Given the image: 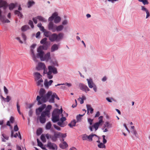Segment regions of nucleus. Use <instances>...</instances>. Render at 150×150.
<instances>
[{"label":"nucleus","instance_id":"nucleus-1","mask_svg":"<svg viewBox=\"0 0 150 150\" xmlns=\"http://www.w3.org/2000/svg\"><path fill=\"white\" fill-rule=\"evenodd\" d=\"M45 93L46 91L45 89L42 88L40 89L39 92L40 96H38L36 98L38 105H41L47 101L50 103H54V98L58 100H59V98L55 93H52L51 91L48 92L46 94Z\"/></svg>","mask_w":150,"mask_h":150},{"label":"nucleus","instance_id":"nucleus-2","mask_svg":"<svg viewBox=\"0 0 150 150\" xmlns=\"http://www.w3.org/2000/svg\"><path fill=\"white\" fill-rule=\"evenodd\" d=\"M62 110L55 109L54 110L52 115V121L53 122H56L59 120L60 117H62L60 119V121L57 122V124L61 127H64L66 125L64 124L63 122L66 120L65 117L63 116L62 114Z\"/></svg>","mask_w":150,"mask_h":150},{"label":"nucleus","instance_id":"nucleus-3","mask_svg":"<svg viewBox=\"0 0 150 150\" xmlns=\"http://www.w3.org/2000/svg\"><path fill=\"white\" fill-rule=\"evenodd\" d=\"M36 68L38 70L43 69V73L44 74H47V77L49 79H52L53 78L52 73L54 74H56L58 73L57 68L52 66H49L48 67V71H47L45 64L42 62L38 63Z\"/></svg>","mask_w":150,"mask_h":150},{"label":"nucleus","instance_id":"nucleus-4","mask_svg":"<svg viewBox=\"0 0 150 150\" xmlns=\"http://www.w3.org/2000/svg\"><path fill=\"white\" fill-rule=\"evenodd\" d=\"M63 34L59 33L58 35L56 33H53L50 35L49 39L51 42L58 41L62 38Z\"/></svg>","mask_w":150,"mask_h":150},{"label":"nucleus","instance_id":"nucleus-5","mask_svg":"<svg viewBox=\"0 0 150 150\" xmlns=\"http://www.w3.org/2000/svg\"><path fill=\"white\" fill-rule=\"evenodd\" d=\"M103 116H100L99 117V121L98 122L95 123L93 126H90L89 127V128L91 131H93V128H95V131H96L98 128L99 127L100 125H102V123L103 122Z\"/></svg>","mask_w":150,"mask_h":150},{"label":"nucleus","instance_id":"nucleus-6","mask_svg":"<svg viewBox=\"0 0 150 150\" xmlns=\"http://www.w3.org/2000/svg\"><path fill=\"white\" fill-rule=\"evenodd\" d=\"M38 52L37 54V56L40 58L41 60L43 56L44 52L42 50V47L41 46H39L37 50Z\"/></svg>","mask_w":150,"mask_h":150},{"label":"nucleus","instance_id":"nucleus-7","mask_svg":"<svg viewBox=\"0 0 150 150\" xmlns=\"http://www.w3.org/2000/svg\"><path fill=\"white\" fill-rule=\"evenodd\" d=\"M42 112L41 114V116H40L39 117V119L40 121V122L42 123H44L46 121V118L45 116H47V114L46 112Z\"/></svg>","mask_w":150,"mask_h":150},{"label":"nucleus","instance_id":"nucleus-8","mask_svg":"<svg viewBox=\"0 0 150 150\" xmlns=\"http://www.w3.org/2000/svg\"><path fill=\"white\" fill-rule=\"evenodd\" d=\"M47 146L50 149L54 150H57V146L56 144L50 142H48Z\"/></svg>","mask_w":150,"mask_h":150},{"label":"nucleus","instance_id":"nucleus-9","mask_svg":"<svg viewBox=\"0 0 150 150\" xmlns=\"http://www.w3.org/2000/svg\"><path fill=\"white\" fill-rule=\"evenodd\" d=\"M1 13V11L0 10V21L3 23H10V21L6 18L5 16L2 15Z\"/></svg>","mask_w":150,"mask_h":150},{"label":"nucleus","instance_id":"nucleus-10","mask_svg":"<svg viewBox=\"0 0 150 150\" xmlns=\"http://www.w3.org/2000/svg\"><path fill=\"white\" fill-rule=\"evenodd\" d=\"M56 25H54L52 22L49 23L48 27L50 30H51L52 32L56 31Z\"/></svg>","mask_w":150,"mask_h":150},{"label":"nucleus","instance_id":"nucleus-11","mask_svg":"<svg viewBox=\"0 0 150 150\" xmlns=\"http://www.w3.org/2000/svg\"><path fill=\"white\" fill-rule=\"evenodd\" d=\"M79 87L81 90L86 92V91H90V89L86 85L82 83H80L79 84Z\"/></svg>","mask_w":150,"mask_h":150},{"label":"nucleus","instance_id":"nucleus-12","mask_svg":"<svg viewBox=\"0 0 150 150\" xmlns=\"http://www.w3.org/2000/svg\"><path fill=\"white\" fill-rule=\"evenodd\" d=\"M46 107V105L45 104H42L41 106L39 107L36 110V113L37 115H39L40 113Z\"/></svg>","mask_w":150,"mask_h":150},{"label":"nucleus","instance_id":"nucleus-13","mask_svg":"<svg viewBox=\"0 0 150 150\" xmlns=\"http://www.w3.org/2000/svg\"><path fill=\"white\" fill-rule=\"evenodd\" d=\"M51 59L50 53V52H47L46 54H45L42 57L41 59L42 61H48L49 59Z\"/></svg>","mask_w":150,"mask_h":150},{"label":"nucleus","instance_id":"nucleus-14","mask_svg":"<svg viewBox=\"0 0 150 150\" xmlns=\"http://www.w3.org/2000/svg\"><path fill=\"white\" fill-rule=\"evenodd\" d=\"M53 82V81L52 80H50L48 81L47 79H45L44 81V84L46 87L48 88L49 86H50Z\"/></svg>","mask_w":150,"mask_h":150},{"label":"nucleus","instance_id":"nucleus-15","mask_svg":"<svg viewBox=\"0 0 150 150\" xmlns=\"http://www.w3.org/2000/svg\"><path fill=\"white\" fill-rule=\"evenodd\" d=\"M34 76L35 80L37 81L42 79L41 77L42 76L40 73L36 72L34 73Z\"/></svg>","mask_w":150,"mask_h":150},{"label":"nucleus","instance_id":"nucleus-16","mask_svg":"<svg viewBox=\"0 0 150 150\" xmlns=\"http://www.w3.org/2000/svg\"><path fill=\"white\" fill-rule=\"evenodd\" d=\"M87 80L88 81V83L89 87L90 88H93V86H95V85L93 83L92 80L91 79H87Z\"/></svg>","mask_w":150,"mask_h":150},{"label":"nucleus","instance_id":"nucleus-17","mask_svg":"<svg viewBox=\"0 0 150 150\" xmlns=\"http://www.w3.org/2000/svg\"><path fill=\"white\" fill-rule=\"evenodd\" d=\"M59 45L54 44L52 45L51 47V52H53L57 50L59 48Z\"/></svg>","mask_w":150,"mask_h":150},{"label":"nucleus","instance_id":"nucleus-18","mask_svg":"<svg viewBox=\"0 0 150 150\" xmlns=\"http://www.w3.org/2000/svg\"><path fill=\"white\" fill-rule=\"evenodd\" d=\"M17 5V3H11L8 6L9 9L11 11L13 10L14 8Z\"/></svg>","mask_w":150,"mask_h":150},{"label":"nucleus","instance_id":"nucleus-19","mask_svg":"<svg viewBox=\"0 0 150 150\" xmlns=\"http://www.w3.org/2000/svg\"><path fill=\"white\" fill-rule=\"evenodd\" d=\"M68 145L67 143L65 142H63L62 143L59 144V147L62 149H65L68 147Z\"/></svg>","mask_w":150,"mask_h":150},{"label":"nucleus","instance_id":"nucleus-20","mask_svg":"<svg viewBox=\"0 0 150 150\" xmlns=\"http://www.w3.org/2000/svg\"><path fill=\"white\" fill-rule=\"evenodd\" d=\"M14 122V118L13 117L11 116L10 117V120L8 121L6 123V125L10 127L11 126L10 123H13Z\"/></svg>","mask_w":150,"mask_h":150},{"label":"nucleus","instance_id":"nucleus-21","mask_svg":"<svg viewBox=\"0 0 150 150\" xmlns=\"http://www.w3.org/2000/svg\"><path fill=\"white\" fill-rule=\"evenodd\" d=\"M52 106L50 105H49L47 106V108H46L45 110L43 112H46L47 114V115L48 116L50 114V111L51 109L52 108Z\"/></svg>","mask_w":150,"mask_h":150},{"label":"nucleus","instance_id":"nucleus-22","mask_svg":"<svg viewBox=\"0 0 150 150\" xmlns=\"http://www.w3.org/2000/svg\"><path fill=\"white\" fill-rule=\"evenodd\" d=\"M7 5V3L6 1H3L2 0H0V8L4 7L5 8Z\"/></svg>","mask_w":150,"mask_h":150},{"label":"nucleus","instance_id":"nucleus-23","mask_svg":"<svg viewBox=\"0 0 150 150\" xmlns=\"http://www.w3.org/2000/svg\"><path fill=\"white\" fill-rule=\"evenodd\" d=\"M7 5V3L6 1H3L2 0H0V8L4 7L5 8Z\"/></svg>","mask_w":150,"mask_h":150},{"label":"nucleus","instance_id":"nucleus-24","mask_svg":"<svg viewBox=\"0 0 150 150\" xmlns=\"http://www.w3.org/2000/svg\"><path fill=\"white\" fill-rule=\"evenodd\" d=\"M141 9L142 10L145 11L146 13V18H148L150 16L148 10L144 6H141Z\"/></svg>","mask_w":150,"mask_h":150},{"label":"nucleus","instance_id":"nucleus-25","mask_svg":"<svg viewBox=\"0 0 150 150\" xmlns=\"http://www.w3.org/2000/svg\"><path fill=\"white\" fill-rule=\"evenodd\" d=\"M87 108V114L89 113V112L90 111V113L92 114L93 112V109L91 107V105H86Z\"/></svg>","mask_w":150,"mask_h":150},{"label":"nucleus","instance_id":"nucleus-26","mask_svg":"<svg viewBox=\"0 0 150 150\" xmlns=\"http://www.w3.org/2000/svg\"><path fill=\"white\" fill-rule=\"evenodd\" d=\"M15 15H17L20 18H22L23 15L21 12L17 10H15L14 11Z\"/></svg>","mask_w":150,"mask_h":150},{"label":"nucleus","instance_id":"nucleus-27","mask_svg":"<svg viewBox=\"0 0 150 150\" xmlns=\"http://www.w3.org/2000/svg\"><path fill=\"white\" fill-rule=\"evenodd\" d=\"M57 15H58L57 13L55 12L54 13L52 16L49 18L48 19L49 21H52L54 19L55 17Z\"/></svg>","mask_w":150,"mask_h":150},{"label":"nucleus","instance_id":"nucleus-28","mask_svg":"<svg viewBox=\"0 0 150 150\" xmlns=\"http://www.w3.org/2000/svg\"><path fill=\"white\" fill-rule=\"evenodd\" d=\"M54 19V23H57L60 21L61 18L60 17L57 15L55 17Z\"/></svg>","mask_w":150,"mask_h":150},{"label":"nucleus","instance_id":"nucleus-29","mask_svg":"<svg viewBox=\"0 0 150 150\" xmlns=\"http://www.w3.org/2000/svg\"><path fill=\"white\" fill-rule=\"evenodd\" d=\"M2 135L3 137L2 138V142H6V140L5 139H6V140H8L9 139V137L5 134H2Z\"/></svg>","mask_w":150,"mask_h":150},{"label":"nucleus","instance_id":"nucleus-30","mask_svg":"<svg viewBox=\"0 0 150 150\" xmlns=\"http://www.w3.org/2000/svg\"><path fill=\"white\" fill-rule=\"evenodd\" d=\"M63 28L64 26L62 25H60L58 26L56 25V31H61L63 30Z\"/></svg>","mask_w":150,"mask_h":150},{"label":"nucleus","instance_id":"nucleus-31","mask_svg":"<svg viewBox=\"0 0 150 150\" xmlns=\"http://www.w3.org/2000/svg\"><path fill=\"white\" fill-rule=\"evenodd\" d=\"M86 98L85 96L83 95L82 96V98L80 97L79 98L78 100L79 101L81 104H82L83 103L84 100H86Z\"/></svg>","mask_w":150,"mask_h":150},{"label":"nucleus","instance_id":"nucleus-32","mask_svg":"<svg viewBox=\"0 0 150 150\" xmlns=\"http://www.w3.org/2000/svg\"><path fill=\"white\" fill-rule=\"evenodd\" d=\"M37 81V84L38 86H40L42 87V83L43 82V80L42 79L40 80H38Z\"/></svg>","mask_w":150,"mask_h":150},{"label":"nucleus","instance_id":"nucleus-33","mask_svg":"<svg viewBox=\"0 0 150 150\" xmlns=\"http://www.w3.org/2000/svg\"><path fill=\"white\" fill-rule=\"evenodd\" d=\"M77 122L75 120L72 121L70 123L68 124V125L71 127H72L73 126H75L76 125V123Z\"/></svg>","mask_w":150,"mask_h":150},{"label":"nucleus","instance_id":"nucleus-34","mask_svg":"<svg viewBox=\"0 0 150 150\" xmlns=\"http://www.w3.org/2000/svg\"><path fill=\"white\" fill-rule=\"evenodd\" d=\"M84 114L83 115L79 114V115L76 116V118L77 120V122H78L80 121L81 119V117L83 116L84 115Z\"/></svg>","mask_w":150,"mask_h":150},{"label":"nucleus","instance_id":"nucleus-35","mask_svg":"<svg viewBox=\"0 0 150 150\" xmlns=\"http://www.w3.org/2000/svg\"><path fill=\"white\" fill-rule=\"evenodd\" d=\"M94 136H97L95 134H90L89 136H88V140L90 142L92 141V138Z\"/></svg>","mask_w":150,"mask_h":150},{"label":"nucleus","instance_id":"nucleus-36","mask_svg":"<svg viewBox=\"0 0 150 150\" xmlns=\"http://www.w3.org/2000/svg\"><path fill=\"white\" fill-rule=\"evenodd\" d=\"M31 54H32V58H33V60L35 61H36V56H35V55L34 54L33 49H31Z\"/></svg>","mask_w":150,"mask_h":150},{"label":"nucleus","instance_id":"nucleus-37","mask_svg":"<svg viewBox=\"0 0 150 150\" xmlns=\"http://www.w3.org/2000/svg\"><path fill=\"white\" fill-rule=\"evenodd\" d=\"M105 144H104L103 143H100V144L98 145V147L100 148H104L105 149L106 148V146Z\"/></svg>","mask_w":150,"mask_h":150},{"label":"nucleus","instance_id":"nucleus-38","mask_svg":"<svg viewBox=\"0 0 150 150\" xmlns=\"http://www.w3.org/2000/svg\"><path fill=\"white\" fill-rule=\"evenodd\" d=\"M52 126V125L50 122H48L46 125L45 128L47 129H50Z\"/></svg>","mask_w":150,"mask_h":150},{"label":"nucleus","instance_id":"nucleus-39","mask_svg":"<svg viewBox=\"0 0 150 150\" xmlns=\"http://www.w3.org/2000/svg\"><path fill=\"white\" fill-rule=\"evenodd\" d=\"M105 127L107 128H110L112 127V125L110 123L108 122L107 121L105 122Z\"/></svg>","mask_w":150,"mask_h":150},{"label":"nucleus","instance_id":"nucleus-40","mask_svg":"<svg viewBox=\"0 0 150 150\" xmlns=\"http://www.w3.org/2000/svg\"><path fill=\"white\" fill-rule=\"evenodd\" d=\"M29 28V27L28 25H25L23 26L21 28V30L22 31H25L27 29Z\"/></svg>","mask_w":150,"mask_h":150},{"label":"nucleus","instance_id":"nucleus-41","mask_svg":"<svg viewBox=\"0 0 150 150\" xmlns=\"http://www.w3.org/2000/svg\"><path fill=\"white\" fill-rule=\"evenodd\" d=\"M37 18L40 21H42L43 22H45L46 21V20L42 16H38L37 17Z\"/></svg>","mask_w":150,"mask_h":150},{"label":"nucleus","instance_id":"nucleus-42","mask_svg":"<svg viewBox=\"0 0 150 150\" xmlns=\"http://www.w3.org/2000/svg\"><path fill=\"white\" fill-rule=\"evenodd\" d=\"M138 1L141 2H142L144 5L148 4L149 2L147 0H138Z\"/></svg>","mask_w":150,"mask_h":150},{"label":"nucleus","instance_id":"nucleus-43","mask_svg":"<svg viewBox=\"0 0 150 150\" xmlns=\"http://www.w3.org/2000/svg\"><path fill=\"white\" fill-rule=\"evenodd\" d=\"M47 44V43L44 44L42 46H41L42 47V50L43 49L45 50H47L48 48V46Z\"/></svg>","mask_w":150,"mask_h":150},{"label":"nucleus","instance_id":"nucleus-44","mask_svg":"<svg viewBox=\"0 0 150 150\" xmlns=\"http://www.w3.org/2000/svg\"><path fill=\"white\" fill-rule=\"evenodd\" d=\"M18 103H19V102H18V101L17 103V109L18 111V113L20 114H21V113L20 111V106L19 105Z\"/></svg>","mask_w":150,"mask_h":150},{"label":"nucleus","instance_id":"nucleus-45","mask_svg":"<svg viewBox=\"0 0 150 150\" xmlns=\"http://www.w3.org/2000/svg\"><path fill=\"white\" fill-rule=\"evenodd\" d=\"M82 138L83 140H86L88 139V136L86 134L82 135Z\"/></svg>","mask_w":150,"mask_h":150},{"label":"nucleus","instance_id":"nucleus-46","mask_svg":"<svg viewBox=\"0 0 150 150\" xmlns=\"http://www.w3.org/2000/svg\"><path fill=\"white\" fill-rule=\"evenodd\" d=\"M47 38H44L40 42L41 44H45L47 43Z\"/></svg>","mask_w":150,"mask_h":150},{"label":"nucleus","instance_id":"nucleus-47","mask_svg":"<svg viewBox=\"0 0 150 150\" xmlns=\"http://www.w3.org/2000/svg\"><path fill=\"white\" fill-rule=\"evenodd\" d=\"M50 138L53 142H55L57 140V138L54 135L50 136Z\"/></svg>","mask_w":150,"mask_h":150},{"label":"nucleus","instance_id":"nucleus-48","mask_svg":"<svg viewBox=\"0 0 150 150\" xmlns=\"http://www.w3.org/2000/svg\"><path fill=\"white\" fill-rule=\"evenodd\" d=\"M51 33L49 31H47L45 32L44 33V34L45 36L47 37H49V38L50 36V34Z\"/></svg>","mask_w":150,"mask_h":150},{"label":"nucleus","instance_id":"nucleus-49","mask_svg":"<svg viewBox=\"0 0 150 150\" xmlns=\"http://www.w3.org/2000/svg\"><path fill=\"white\" fill-rule=\"evenodd\" d=\"M40 138L41 140L44 142H46V140L45 138V137L44 136V135L42 134L41 135Z\"/></svg>","mask_w":150,"mask_h":150},{"label":"nucleus","instance_id":"nucleus-50","mask_svg":"<svg viewBox=\"0 0 150 150\" xmlns=\"http://www.w3.org/2000/svg\"><path fill=\"white\" fill-rule=\"evenodd\" d=\"M42 132V130L41 128H40L37 129V134L38 135H40Z\"/></svg>","mask_w":150,"mask_h":150},{"label":"nucleus","instance_id":"nucleus-51","mask_svg":"<svg viewBox=\"0 0 150 150\" xmlns=\"http://www.w3.org/2000/svg\"><path fill=\"white\" fill-rule=\"evenodd\" d=\"M37 141L38 142V145L40 147H42L43 146V145L42 143L40 142L38 139H37Z\"/></svg>","mask_w":150,"mask_h":150},{"label":"nucleus","instance_id":"nucleus-52","mask_svg":"<svg viewBox=\"0 0 150 150\" xmlns=\"http://www.w3.org/2000/svg\"><path fill=\"white\" fill-rule=\"evenodd\" d=\"M67 136L66 134H63L60 133V135L59 137L62 138V139L66 137Z\"/></svg>","mask_w":150,"mask_h":150},{"label":"nucleus","instance_id":"nucleus-53","mask_svg":"<svg viewBox=\"0 0 150 150\" xmlns=\"http://www.w3.org/2000/svg\"><path fill=\"white\" fill-rule=\"evenodd\" d=\"M34 3L33 1H29L28 3V7L30 8Z\"/></svg>","mask_w":150,"mask_h":150},{"label":"nucleus","instance_id":"nucleus-54","mask_svg":"<svg viewBox=\"0 0 150 150\" xmlns=\"http://www.w3.org/2000/svg\"><path fill=\"white\" fill-rule=\"evenodd\" d=\"M60 132H57V133H55L54 134V135L55 137L57 138H59L60 135Z\"/></svg>","mask_w":150,"mask_h":150},{"label":"nucleus","instance_id":"nucleus-55","mask_svg":"<svg viewBox=\"0 0 150 150\" xmlns=\"http://www.w3.org/2000/svg\"><path fill=\"white\" fill-rule=\"evenodd\" d=\"M28 24L30 25L32 28H33L34 26L33 24V22L31 20H30L29 21Z\"/></svg>","mask_w":150,"mask_h":150},{"label":"nucleus","instance_id":"nucleus-56","mask_svg":"<svg viewBox=\"0 0 150 150\" xmlns=\"http://www.w3.org/2000/svg\"><path fill=\"white\" fill-rule=\"evenodd\" d=\"M16 150H23V148L22 149L21 146L17 145L16 146Z\"/></svg>","mask_w":150,"mask_h":150},{"label":"nucleus","instance_id":"nucleus-57","mask_svg":"<svg viewBox=\"0 0 150 150\" xmlns=\"http://www.w3.org/2000/svg\"><path fill=\"white\" fill-rule=\"evenodd\" d=\"M4 89L5 93L6 94H8V90L5 86L4 87Z\"/></svg>","mask_w":150,"mask_h":150},{"label":"nucleus","instance_id":"nucleus-58","mask_svg":"<svg viewBox=\"0 0 150 150\" xmlns=\"http://www.w3.org/2000/svg\"><path fill=\"white\" fill-rule=\"evenodd\" d=\"M102 137H103V142L104 144H106L107 142V140L105 139V135H103Z\"/></svg>","mask_w":150,"mask_h":150},{"label":"nucleus","instance_id":"nucleus-59","mask_svg":"<svg viewBox=\"0 0 150 150\" xmlns=\"http://www.w3.org/2000/svg\"><path fill=\"white\" fill-rule=\"evenodd\" d=\"M132 132H133V134L135 135V136L136 137H137V134L136 130L135 129H133L132 131Z\"/></svg>","mask_w":150,"mask_h":150},{"label":"nucleus","instance_id":"nucleus-60","mask_svg":"<svg viewBox=\"0 0 150 150\" xmlns=\"http://www.w3.org/2000/svg\"><path fill=\"white\" fill-rule=\"evenodd\" d=\"M6 101L7 102H8L10 100H11V98L9 96H6Z\"/></svg>","mask_w":150,"mask_h":150},{"label":"nucleus","instance_id":"nucleus-61","mask_svg":"<svg viewBox=\"0 0 150 150\" xmlns=\"http://www.w3.org/2000/svg\"><path fill=\"white\" fill-rule=\"evenodd\" d=\"M54 128H55L57 130L59 131L61 130V128L58 126L56 125H54Z\"/></svg>","mask_w":150,"mask_h":150},{"label":"nucleus","instance_id":"nucleus-62","mask_svg":"<svg viewBox=\"0 0 150 150\" xmlns=\"http://www.w3.org/2000/svg\"><path fill=\"white\" fill-rule=\"evenodd\" d=\"M14 130L15 131H17L18 130V128L17 125H15L14 128Z\"/></svg>","mask_w":150,"mask_h":150},{"label":"nucleus","instance_id":"nucleus-63","mask_svg":"<svg viewBox=\"0 0 150 150\" xmlns=\"http://www.w3.org/2000/svg\"><path fill=\"white\" fill-rule=\"evenodd\" d=\"M93 121V120L91 119L90 118H89L88 119V122L90 124V125H92V122Z\"/></svg>","mask_w":150,"mask_h":150},{"label":"nucleus","instance_id":"nucleus-64","mask_svg":"<svg viewBox=\"0 0 150 150\" xmlns=\"http://www.w3.org/2000/svg\"><path fill=\"white\" fill-rule=\"evenodd\" d=\"M22 37L24 40L25 41L26 39V35L22 33Z\"/></svg>","mask_w":150,"mask_h":150}]
</instances>
